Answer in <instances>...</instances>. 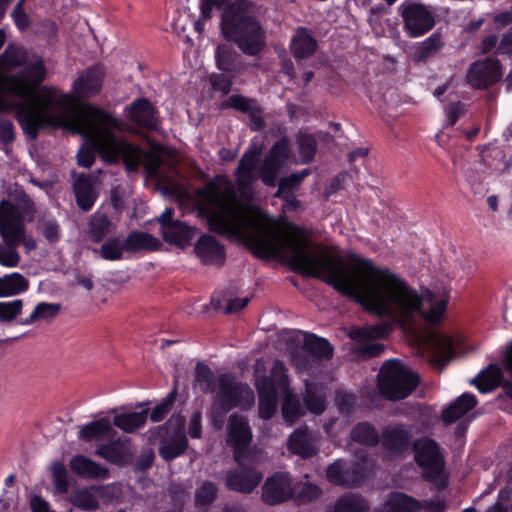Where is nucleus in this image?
Listing matches in <instances>:
<instances>
[{
    "label": "nucleus",
    "instance_id": "obj_1",
    "mask_svg": "<svg viewBox=\"0 0 512 512\" xmlns=\"http://www.w3.org/2000/svg\"><path fill=\"white\" fill-rule=\"evenodd\" d=\"M286 228L288 233L274 241L253 237L250 240L253 255L268 259L285 252L294 272L320 279L366 311L392 318L401 325L412 322L415 315L430 324L441 322L448 301L435 302V295L429 289L420 293L389 268L376 267L371 259L355 253L348 256L354 263L352 272L348 271L340 258L322 257L311 251L304 227L288 222Z\"/></svg>",
    "mask_w": 512,
    "mask_h": 512
},
{
    "label": "nucleus",
    "instance_id": "obj_2",
    "mask_svg": "<svg viewBox=\"0 0 512 512\" xmlns=\"http://www.w3.org/2000/svg\"><path fill=\"white\" fill-rule=\"evenodd\" d=\"M6 91L23 100L13 103L15 119L23 133L35 140L43 128L64 125L63 114L70 111V96L56 88L42 87L35 93L31 81L23 73L11 75L5 81Z\"/></svg>",
    "mask_w": 512,
    "mask_h": 512
},
{
    "label": "nucleus",
    "instance_id": "obj_3",
    "mask_svg": "<svg viewBox=\"0 0 512 512\" xmlns=\"http://www.w3.org/2000/svg\"><path fill=\"white\" fill-rule=\"evenodd\" d=\"M84 114L97 128L80 147L77 164L83 168H90L98 153L108 163L115 164L122 160L127 170L135 171L139 165L138 148L131 142L119 138L114 132L122 130V121L113 113L92 103L85 104Z\"/></svg>",
    "mask_w": 512,
    "mask_h": 512
},
{
    "label": "nucleus",
    "instance_id": "obj_4",
    "mask_svg": "<svg viewBox=\"0 0 512 512\" xmlns=\"http://www.w3.org/2000/svg\"><path fill=\"white\" fill-rule=\"evenodd\" d=\"M252 8L253 3L247 0L229 4L222 11L220 29L227 42L235 44L244 55L254 57L264 49L266 34Z\"/></svg>",
    "mask_w": 512,
    "mask_h": 512
},
{
    "label": "nucleus",
    "instance_id": "obj_5",
    "mask_svg": "<svg viewBox=\"0 0 512 512\" xmlns=\"http://www.w3.org/2000/svg\"><path fill=\"white\" fill-rule=\"evenodd\" d=\"M420 377L408 370L399 360L386 361L379 373L378 389L389 400L408 397L419 385Z\"/></svg>",
    "mask_w": 512,
    "mask_h": 512
},
{
    "label": "nucleus",
    "instance_id": "obj_6",
    "mask_svg": "<svg viewBox=\"0 0 512 512\" xmlns=\"http://www.w3.org/2000/svg\"><path fill=\"white\" fill-rule=\"evenodd\" d=\"M414 461L421 468L423 479L428 482L439 480L438 488L445 489L448 480L444 477L445 458L440 445L430 437H421L413 441Z\"/></svg>",
    "mask_w": 512,
    "mask_h": 512
},
{
    "label": "nucleus",
    "instance_id": "obj_7",
    "mask_svg": "<svg viewBox=\"0 0 512 512\" xmlns=\"http://www.w3.org/2000/svg\"><path fill=\"white\" fill-rule=\"evenodd\" d=\"M218 392L215 407L222 414L234 408L249 409L255 401L253 390L244 383L236 382L232 375L223 373L217 378Z\"/></svg>",
    "mask_w": 512,
    "mask_h": 512
},
{
    "label": "nucleus",
    "instance_id": "obj_8",
    "mask_svg": "<svg viewBox=\"0 0 512 512\" xmlns=\"http://www.w3.org/2000/svg\"><path fill=\"white\" fill-rule=\"evenodd\" d=\"M290 141L283 136L278 139L264 156L259 167V178L267 187H275L278 177L290 157Z\"/></svg>",
    "mask_w": 512,
    "mask_h": 512
},
{
    "label": "nucleus",
    "instance_id": "obj_9",
    "mask_svg": "<svg viewBox=\"0 0 512 512\" xmlns=\"http://www.w3.org/2000/svg\"><path fill=\"white\" fill-rule=\"evenodd\" d=\"M404 30L408 36L417 38L425 35L435 26V17L432 11L423 4L404 2L401 5Z\"/></svg>",
    "mask_w": 512,
    "mask_h": 512
},
{
    "label": "nucleus",
    "instance_id": "obj_10",
    "mask_svg": "<svg viewBox=\"0 0 512 512\" xmlns=\"http://www.w3.org/2000/svg\"><path fill=\"white\" fill-rule=\"evenodd\" d=\"M294 492L291 474L286 471H277L264 481L261 500L269 506H275L291 500Z\"/></svg>",
    "mask_w": 512,
    "mask_h": 512
},
{
    "label": "nucleus",
    "instance_id": "obj_11",
    "mask_svg": "<svg viewBox=\"0 0 512 512\" xmlns=\"http://www.w3.org/2000/svg\"><path fill=\"white\" fill-rule=\"evenodd\" d=\"M502 78V64L497 58L473 62L466 74L467 83L474 89H487Z\"/></svg>",
    "mask_w": 512,
    "mask_h": 512
},
{
    "label": "nucleus",
    "instance_id": "obj_12",
    "mask_svg": "<svg viewBox=\"0 0 512 512\" xmlns=\"http://www.w3.org/2000/svg\"><path fill=\"white\" fill-rule=\"evenodd\" d=\"M0 235L8 246H17L25 238L23 217L9 202L0 204Z\"/></svg>",
    "mask_w": 512,
    "mask_h": 512
},
{
    "label": "nucleus",
    "instance_id": "obj_13",
    "mask_svg": "<svg viewBox=\"0 0 512 512\" xmlns=\"http://www.w3.org/2000/svg\"><path fill=\"white\" fill-rule=\"evenodd\" d=\"M252 430L245 416L234 413L227 421V444L233 449L236 462L252 442Z\"/></svg>",
    "mask_w": 512,
    "mask_h": 512
},
{
    "label": "nucleus",
    "instance_id": "obj_14",
    "mask_svg": "<svg viewBox=\"0 0 512 512\" xmlns=\"http://www.w3.org/2000/svg\"><path fill=\"white\" fill-rule=\"evenodd\" d=\"M125 115L130 122L138 127L151 132L159 129V111L148 98H136L125 107Z\"/></svg>",
    "mask_w": 512,
    "mask_h": 512
},
{
    "label": "nucleus",
    "instance_id": "obj_15",
    "mask_svg": "<svg viewBox=\"0 0 512 512\" xmlns=\"http://www.w3.org/2000/svg\"><path fill=\"white\" fill-rule=\"evenodd\" d=\"M105 72L100 65H93L85 69L73 82L72 95L73 99L82 100L98 95L103 87Z\"/></svg>",
    "mask_w": 512,
    "mask_h": 512
},
{
    "label": "nucleus",
    "instance_id": "obj_16",
    "mask_svg": "<svg viewBox=\"0 0 512 512\" xmlns=\"http://www.w3.org/2000/svg\"><path fill=\"white\" fill-rule=\"evenodd\" d=\"M263 474L253 466L239 464L227 471L225 486L228 490L250 494L262 481Z\"/></svg>",
    "mask_w": 512,
    "mask_h": 512
},
{
    "label": "nucleus",
    "instance_id": "obj_17",
    "mask_svg": "<svg viewBox=\"0 0 512 512\" xmlns=\"http://www.w3.org/2000/svg\"><path fill=\"white\" fill-rule=\"evenodd\" d=\"M412 427L406 424H395L385 427L381 433L382 447L394 454L402 455L412 449Z\"/></svg>",
    "mask_w": 512,
    "mask_h": 512
},
{
    "label": "nucleus",
    "instance_id": "obj_18",
    "mask_svg": "<svg viewBox=\"0 0 512 512\" xmlns=\"http://www.w3.org/2000/svg\"><path fill=\"white\" fill-rule=\"evenodd\" d=\"M194 251L205 265L220 267L225 263L226 251L224 245L210 234H204L198 239Z\"/></svg>",
    "mask_w": 512,
    "mask_h": 512
},
{
    "label": "nucleus",
    "instance_id": "obj_19",
    "mask_svg": "<svg viewBox=\"0 0 512 512\" xmlns=\"http://www.w3.org/2000/svg\"><path fill=\"white\" fill-rule=\"evenodd\" d=\"M261 150L256 147L248 148L242 155L235 171L236 183L240 189H249L257 180L255 170L260 162Z\"/></svg>",
    "mask_w": 512,
    "mask_h": 512
},
{
    "label": "nucleus",
    "instance_id": "obj_20",
    "mask_svg": "<svg viewBox=\"0 0 512 512\" xmlns=\"http://www.w3.org/2000/svg\"><path fill=\"white\" fill-rule=\"evenodd\" d=\"M318 48V43L307 27L300 26L296 29L290 43V50L296 60H305L313 56Z\"/></svg>",
    "mask_w": 512,
    "mask_h": 512
},
{
    "label": "nucleus",
    "instance_id": "obj_21",
    "mask_svg": "<svg viewBox=\"0 0 512 512\" xmlns=\"http://www.w3.org/2000/svg\"><path fill=\"white\" fill-rule=\"evenodd\" d=\"M69 467L79 477L95 480H105L109 477L108 468L82 454L73 456L70 459Z\"/></svg>",
    "mask_w": 512,
    "mask_h": 512
},
{
    "label": "nucleus",
    "instance_id": "obj_22",
    "mask_svg": "<svg viewBox=\"0 0 512 512\" xmlns=\"http://www.w3.org/2000/svg\"><path fill=\"white\" fill-rule=\"evenodd\" d=\"M73 190L77 206L84 212L91 210L98 198L91 176L80 174L73 183Z\"/></svg>",
    "mask_w": 512,
    "mask_h": 512
},
{
    "label": "nucleus",
    "instance_id": "obj_23",
    "mask_svg": "<svg viewBox=\"0 0 512 512\" xmlns=\"http://www.w3.org/2000/svg\"><path fill=\"white\" fill-rule=\"evenodd\" d=\"M478 401L474 394L465 392L452 401L441 413L445 424H452L474 409Z\"/></svg>",
    "mask_w": 512,
    "mask_h": 512
},
{
    "label": "nucleus",
    "instance_id": "obj_24",
    "mask_svg": "<svg viewBox=\"0 0 512 512\" xmlns=\"http://www.w3.org/2000/svg\"><path fill=\"white\" fill-rule=\"evenodd\" d=\"M196 233V228L187 225L181 220H176L174 224L166 226L161 235L165 242L185 248L190 245Z\"/></svg>",
    "mask_w": 512,
    "mask_h": 512
},
{
    "label": "nucleus",
    "instance_id": "obj_25",
    "mask_svg": "<svg viewBox=\"0 0 512 512\" xmlns=\"http://www.w3.org/2000/svg\"><path fill=\"white\" fill-rule=\"evenodd\" d=\"M302 349L310 357L319 361L330 360L334 355V348L326 338L310 332L304 334Z\"/></svg>",
    "mask_w": 512,
    "mask_h": 512
},
{
    "label": "nucleus",
    "instance_id": "obj_26",
    "mask_svg": "<svg viewBox=\"0 0 512 512\" xmlns=\"http://www.w3.org/2000/svg\"><path fill=\"white\" fill-rule=\"evenodd\" d=\"M289 450L303 459H310L317 455L318 449L313 445L307 429L298 428L288 440Z\"/></svg>",
    "mask_w": 512,
    "mask_h": 512
},
{
    "label": "nucleus",
    "instance_id": "obj_27",
    "mask_svg": "<svg viewBox=\"0 0 512 512\" xmlns=\"http://www.w3.org/2000/svg\"><path fill=\"white\" fill-rule=\"evenodd\" d=\"M188 439L183 431L174 432L167 440L161 442L159 455L167 462L182 456L188 448Z\"/></svg>",
    "mask_w": 512,
    "mask_h": 512
},
{
    "label": "nucleus",
    "instance_id": "obj_28",
    "mask_svg": "<svg viewBox=\"0 0 512 512\" xmlns=\"http://www.w3.org/2000/svg\"><path fill=\"white\" fill-rule=\"evenodd\" d=\"M115 225L105 213H94L88 222V239L93 243H101L113 232Z\"/></svg>",
    "mask_w": 512,
    "mask_h": 512
},
{
    "label": "nucleus",
    "instance_id": "obj_29",
    "mask_svg": "<svg viewBox=\"0 0 512 512\" xmlns=\"http://www.w3.org/2000/svg\"><path fill=\"white\" fill-rule=\"evenodd\" d=\"M421 508L422 504L414 497L402 492H392L383 509L377 512H416Z\"/></svg>",
    "mask_w": 512,
    "mask_h": 512
},
{
    "label": "nucleus",
    "instance_id": "obj_30",
    "mask_svg": "<svg viewBox=\"0 0 512 512\" xmlns=\"http://www.w3.org/2000/svg\"><path fill=\"white\" fill-rule=\"evenodd\" d=\"M160 245L156 237L142 231H131L124 240L125 251L132 253L141 250L156 251Z\"/></svg>",
    "mask_w": 512,
    "mask_h": 512
},
{
    "label": "nucleus",
    "instance_id": "obj_31",
    "mask_svg": "<svg viewBox=\"0 0 512 512\" xmlns=\"http://www.w3.org/2000/svg\"><path fill=\"white\" fill-rule=\"evenodd\" d=\"M217 68L228 74H235L241 65V56L232 47L221 44L215 51Z\"/></svg>",
    "mask_w": 512,
    "mask_h": 512
},
{
    "label": "nucleus",
    "instance_id": "obj_32",
    "mask_svg": "<svg viewBox=\"0 0 512 512\" xmlns=\"http://www.w3.org/2000/svg\"><path fill=\"white\" fill-rule=\"evenodd\" d=\"M350 438L353 442L367 447H376L381 441L378 430L368 421L355 424L351 429Z\"/></svg>",
    "mask_w": 512,
    "mask_h": 512
},
{
    "label": "nucleus",
    "instance_id": "obj_33",
    "mask_svg": "<svg viewBox=\"0 0 512 512\" xmlns=\"http://www.w3.org/2000/svg\"><path fill=\"white\" fill-rule=\"evenodd\" d=\"M113 434L114 430L110 421L107 418H101L85 424L79 431V438L90 442L94 439L111 437Z\"/></svg>",
    "mask_w": 512,
    "mask_h": 512
},
{
    "label": "nucleus",
    "instance_id": "obj_34",
    "mask_svg": "<svg viewBox=\"0 0 512 512\" xmlns=\"http://www.w3.org/2000/svg\"><path fill=\"white\" fill-rule=\"evenodd\" d=\"M29 288V281L20 273L14 272L0 277V298L24 293Z\"/></svg>",
    "mask_w": 512,
    "mask_h": 512
},
{
    "label": "nucleus",
    "instance_id": "obj_35",
    "mask_svg": "<svg viewBox=\"0 0 512 512\" xmlns=\"http://www.w3.org/2000/svg\"><path fill=\"white\" fill-rule=\"evenodd\" d=\"M148 411V409H144L139 412L118 414L113 418V425L126 433H133L145 425Z\"/></svg>",
    "mask_w": 512,
    "mask_h": 512
},
{
    "label": "nucleus",
    "instance_id": "obj_36",
    "mask_svg": "<svg viewBox=\"0 0 512 512\" xmlns=\"http://www.w3.org/2000/svg\"><path fill=\"white\" fill-rule=\"evenodd\" d=\"M392 332V326L389 323H379L372 326L358 327L350 331L351 339L359 342H366L375 339H382Z\"/></svg>",
    "mask_w": 512,
    "mask_h": 512
},
{
    "label": "nucleus",
    "instance_id": "obj_37",
    "mask_svg": "<svg viewBox=\"0 0 512 512\" xmlns=\"http://www.w3.org/2000/svg\"><path fill=\"white\" fill-rule=\"evenodd\" d=\"M501 378L502 372L500 368L496 364L491 363L480 371L471 383L477 387L479 392L486 393L496 386Z\"/></svg>",
    "mask_w": 512,
    "mask_h": 512
},
{
    "label": "nucleus",
    "instance_id": "obj_38",
    "mask_svg": "<svg viewBox=\"0 0 512 512\" xmlns=\"http://www.w3.org/2000/svg\"><path fill=\"white\" fill-rule=\"evenodd\" d=\"M293 487L295 494L291 500L299 505L312 503L323 494L321 487L311 482H298Z\"/></svg>",
    "mask_w": 512,
    "mask_h": 512
},
{
    "label": "nucleus",
    "instance_id": "obj_39",
    "mask_svg": "<svg viewBox=\"0 0 512 512\" xmlns=\"http://www.w3.org/2000/svg\"><path fill=\"white\" fill-rule=\"evenodd\" d=\"M253 100L239 94L231 95L225 102L224 107L236 109L242 113L249 114L250 118L257 125V129L264 126V121L261 117H255V106L252 105Z\"/></svg>",
    "mask_w": 512,
    "mask_h": 512
},
{
    "label": "nucleus",
    "instance_id": "obj_40",
    "mask_svg": "<svg viewBox=\"0 0 512 512\" xmlns=\"http://www.w3.org/2000/svg\"><path fill=\"white\" fill-rule=\"evenodd\" d=\"M326 479L332 485L350 487L348 464L342 459L335 460L326 468Z\"/></svg>",
    "mask_w": 512,
    "mask_h": 512
},
{
    "label": "nucleus",
    "instance_id": "obj_41",
    "mask_svg": "<svg viewBox=\"0 0 512 512\" xmlns=\"http://www.w3.org/2000/svg\"><path fill=\"white\" fill-rule=\"evenodd\" d=\"M442 46L443 41L441 34L439 32H434L417 46L414 52L415 59L418 62H425L431 56L436 54Z\"/></svg>",
    "mask_w": 512,
    "mask_h": 512
},
{
    "label": "nucleus",
    "instance_id": "obj_42",
    "mask_svg": "<svg viewBox=\"0 0 512 512\" xmlns=\"http://www.w3.org/2000/svg\"><path fill=\"white\" fill-rule=\"evenodd\" d=\"M61 304L59 303H38L29 317L22 321L24 325H31L38 320H51L55 318L61 311Z\"/></svg>",
    "mask_w": 512,
    "mask_h": 512
},
{
    "label": "nucleus",
    "instance_id": "obj_43",
    "mask_svg": "<svg viewBox=\"0 0 512 512\" xmlns=\"http://www.w3.org/2000/svg\"><path fill=\"white\" fill-rule=\"evenodd\" d=\"M228 186L224 190L223 193H221L219 186L216 182L210 181L207 186L202 190L201 197L210 203L213 206L223 208L222 204V198L224 196L226 197H234V190L231 185V183L225 178Z\"/></svg>",
    "mask_w": 512,
    "mask_h": 512
},
{
    "label": "nucleus",
    "instance_id": "obj_44",
    "mask_svg": "<svg viewBox=\"0 0 512 512\" xmlns=\"http://www.w3.org/2000/svg\"><path fill=\"white\" fill-rule=\"evenodd\" d=\"M334 512H369V505L360 495L349 494L336 501Z\"/></svg>",
    "mask_w": 512,
    "mask_h": 512
},
{
    "label": "nucleus",
    "instance_id": "obj_45",
    "mask_svg": "<svg viewBox=\"0 0 512 512\" xmlns=\"http://www.w3.org/2000/svg\"><path fill=\"white\" fill-rule=\"evenodd\" d=\"M297 144L301 162L303 164L311 163L317 153L318 143L316 138L309 133H299L297 135Z\"/></svg>",
    "mask_w": 512,
    "mask_h": 512
},
{
    "label": "nucleus",
    "instance_id": "obj_46",
    "mask_svg": "<svg viewBox=\"0 0 512 512\" xmlns=\"http://www.w3.org/2000/svg\"><path fill=\"white\" fill-rule=\"evenodd\" d=\"M25 59V52L21 48L10 44L0 55V68L3 70L18 68L24 64Z\"/></svg>",
    "mask_w": 512,
    "mask_h": 512
},
{
    "label": "nucleus",
    "instance_id": "obj_47",
    "mask_svg": "<svg viewBox=\"0 0 512 512\" xmlns=\"http://www.w3.org/2000/svg\"><path fill=\"white\" fill-rule=\"evenodd\" d=\"M195 382L198 383L200 390L207 394L215 391L217 379L209 366L199 362L195 367Z\"/></svg>",
    "mask_w": 512,
    "mask_h": 512
},
{
    "label": "nucleus",
    "instance_id": "obj_48",
    "mask_svg": "<svg viewBox=\"0 0 512 512\" xmlns=\"http://www.w3.org/2000/svg\"><path fill=\"white\" fill-rule=\"evenodd\" d=\"M125 251L124 242L121 243L119 237L113 236L108 238L99 248L95 250L98 252L101 258L107 261H118L123 258V252Z\"/></svg>",
    "mask_w": 512,
    "mask_h": 512
},
{
    "label": "nucleus",
    "instance_id": "obj_49",
    "mask_svg": "<svg viewBox=\"0 0 512 512\" xmlns=\"http://www.w3.org/2000/svg\"><path fill=\"white\" fill-rule=\"evenodd\" d=\"M281 412L284 422L290 425L294 424L296 420L304 416V411L300 401L292 394H288L284 397Z\"/></svg>",
    "mask_w": 512,
    "mask_h": 512
},
{
    "label": "nucleus",
    "instance_id": "obj_50",
    "mask_svg": "<svg viewBox=\"0 0 512 512\" xmlns=\"http://www.w3.org/2000/svg\"><path fill=\"white\" fill-rule=\"evenodd\" d=\"M217 497V485L212 481L206 480L195 491V505L197 507H209Z\"/></svg>",
    "mask_w": 512,
    "mask_h": 512
},
{
    "label": "nucleus",
    "instance_id": "obj_51",
    "mask_svg": "<svg viewBox=\"0 0 512 512\" xmlns=\"http://www.w3.org/2000/svg\"><path fill=\"white\" fill-rule=\"evenodd\" d=\"M348 472L350 488H355L370 477L371 469L368 461L366 459H362L348 465Z\"/></svg>",
    "mask_w": 512,
    "mask_h": 512
},
{
    "label": "nucleus",
    "instance_id": "obj_52",
    "mask_svg": "<svg viewBox=\"0 0 512 512\" xmlns=\"http://www.w3.org/2000/svg\"><path fill=\"white\" fill-rule=\"evenodd\" d=\"M37 228L42 236L51 244L57 243L60 240L61 229L58 221L54 218H40L37 223Z\"/></svg>",
    "mask_w": 512,
    "mask_h": 512
},
{
    "label": "nucleus",
    "instance_id": "obj_53",
    "mask_svg": "<svg viewBox=\"0 0 512 512\" xmlns=\"http://www.w3.org/2000/svg\"><path fill=\"white\" fill-rule=\"evenodd\" d=\"M303 402L306 409L312 414L319 415L325 408V398L319 394L315 388L307 386L306 392L303 397Z\"/></svg>",
    "mask_w": 512,
    "mask_h": 512
},
{
    "label": "nucleus",
    "instance_id": "obj_54",
    "mask_svg": "<svg viewBox=\"0 0 512 512\" xmlns=\"http://www.w3.org/2000/svg\"><path fill=\"white\" fill-rule=\"evenodd\" d=\"M72 503L82 511L92 512L99 508L96 496L87 489L78 491L73 497Z\"/></svg>",
    "mask_w": 512,
    "mask_h": 512
},
{
    "label": "nucleus",
    "instance_id": "obj_55",
    "mask_svg": "<svg viewBox=\"0 0 512 512\" xmlns=\"http://www.w3.org/2000/svg\"><path fill=\"white\" fill-rule=\"evenodd\" d=\"M357 397L353 392L337 391L335 403L341 414L350 415L356 407Z\"/></svg>",
    "mask_w": 512,
    "mask_h": 512
},
{
    "label": "nucleus",
    "instance_id": "obj_56",
    "mask_svg": "<svg viewBox=\"0 0 512 512\" xmlns=\"http://www.w3.org/2000/svg\"><path fill=\"white\" fill-rule=\"evenodd\" d=\"M53 483L60 494H66L69 490V479L66 467L63 463L57 462L52 466Z\"/></svg>",
    "mask_w": 512,
    "mask_h": 512
},
{
    "label": "nucleus",
    "instance_id": "obj_57",
    "mask_svg": "<svg viewBox=\"0 0 512 512\" xmlns=\"http://www.w3.org/2000/svg\"><path fill=\"white\" fill-rule=\"evenodd\" d=\"M24 72V75L31 81L33 88L41 84L47 74L45 64L41 58L27 65Z\"/></svg>",
    "mask_w": 512,
    "mask_h": 512
},
{
    "label": "nucleus",
    "instance_id": "obj_58",
    "mask_svg": "<svg viewBox=\"0 0 512 512\" xmlns=\"http://www.w3.org/2000/svg\"><path fill=\"white\" fill-rule=\"evenodd\" d=\"M23 301L16 299L9 302H0V322H11L22 312Z\"/></svg>",
    "mask_w": 512,
    "mask_h": 512
},
{
    "label": "nucleus",
    "instance_id": "obj_59",
    "mask_svg": "<svg viewBox=\"0 0 512 512\" xmlns=\"http://www.w3.org/2000/svg\"><path fill=\"white\" fill-rule=\"evenodd\" d=\"M175 397H176V391H172L167 397L166 399L156 405L150 415H149V418L152 422H160L162 421L166 416L167 414L170 412L171 408H172V405L175 401Z\"/></svg>",
    "mask_w": 512,
    "mask_h": 512
},
{
    "label": "nucleus",
    "instance_id": "obj_60",
    "mask_svg": "<svg viewBox=\"0 0 512 512\" xmlns=\"http://www.w3.org/2000/svg\"><path fill=\"white\" fill-rule=\"evenodd\" d=\"M211 88L220 91L223 95L229 94L232 89L233 79L223 73H213L209 76Z\"/></svg>",
    "mask_w": 512,
    "mask_h": 512
},
{
    "label": "nucleus",
    "instance_id": "obj_61",
    "mask_svg": "<svg viewBox=\"0 0 512 512\" xmlns=\"http://www.w3.org/2000/svg\"><path fill=\"white\" fill-rule=\"evenodd\" d=\"M259 416L263 420H270L276 413L277 410V396L262 397L259 398L258 402Z\"/></svg>",
    "mask_w": 512,
    "mask_h": 512
},
{
    "label": "nucleus",
    "instance_id": "obj_62",
    "mask_svg": "<svg viewBox=\"0 0 512 512\" xmlns=\"http://www.w3.org/2000/svg\"><path fill=\"white\" fill-rule=\"evenodd\" d=\"M209 229L215 232H226L229 223L223 211H209L207 215Z\"/></svg>",
    "mask_w": 512,
    "mask_h": 512
},
{
    "label": "nucleus",
    "instance_id": "obj_63",
    "mask_svg": "<svg viewBox=\"0 0 512 512\" xmlns=\"http://www.w3.org/2000/svg\"><path fill=\"white\" fill-rule=\"evenodd\" d=\"M24 2H25V0H19L16 3V5L11 13V17L13 19L15 26L21 32L28 29L31 24L29 16L27 15V13L24 10Z\"/></svg>",
    "mask_w": 512,
    "mask_h": 512
},
{
    "label": "nucleus",
    "instance_id": "obj_64",
    "mask_svg": "<svg viewBox=\"0 0 512 512\" xmlns=\"http://www.w3.org/2000/svg\"><path fill=\"white\" fill-rule=\"evenodd\" d=\"M96 454L111 463H117L121 457V451L116 443L109 442L96 448Z\"/></svg>",
    "mask_w": 512,
    "mask_h": 512
}]
</instances>
